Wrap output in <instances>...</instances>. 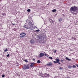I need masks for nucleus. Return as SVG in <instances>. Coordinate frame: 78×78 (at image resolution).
<instances>
[{"label":"nucleus","instance_id":"nucleus-1","mask_svg":"<svg viewBox=\"0 0 78 78\" xmlns=\"http://www.w3.org/2000/svg\"><path fill=\"white\" fill-rule=\"evenodd\" d=\"M78 8L75 6L72 7L70 8V12L72 13L73 15H76L78 13Z\"/></svg>","mask_w":78,"mask_h":78},{"label":"nucleus","instance_id":"nucleus-2","mask_svg":"<svg viewBox=\"0 0 78 78\" xmlns=\"http://www.w3.org/2000/svg\"><path fill=\"white\" fill-rule=\"evenodd\" d=\"M30 18H28L27 20L26 21V22H29L28 23V27H29V30H33L32 28H33V24L30 20Z\"/></svg>","mask_w":78,"mask_h":78},{"label":"nucleus","instance_id":"nucleus-3","mask_svg":"<svg viewBox=\"0 0 78 78\" xmlns=\"http://www.w3.org/2000/svg\"><path fill=\"white\" fill-rule=\"evenodd\" d=\"M45 37H46V34H42L41 35V36L39 37V39H44Z\"/></svg>","mask_w":78,"mask_h":78},{"label":"nucleus","instance_id":"nucleus-4","mask_svg":"<svg viewBox=\"0 0 78 78\" xmlns=\"http://www.w3.org/2000/svg\"><path fill=\"white\" fill-rule=\"evenodd\" d=\"M23 70H27L30 69V66L27 65H24L23 66Z\"/></svg>","mask_w":78,"mask_h":78},{"label":"nucleus","instance_id":"nucleus-5","mask_svg":"<svg viewBox=\"0 0 78 78\" xmlns=\"http://www.w3.org/2000/svg\"><path fill=\"white\" fill-rule=\"evenodd\" d=\"M26 35V34L25 33L23 32L22 33L20 34V37H25Z\"/></svg>","mask_w":78,"mask_h":78},{"label":"nucleus","instance_id":"nucleus-6","mask_svg":"<svg viewBox=\"0 0 78 78\" xmlns=\"http://www.w3.org/2000/svg\"><path fill=\"white\" fill-rule=\"evenodd\" d=\"M44 56V54L42 52L40 53L39 56H38V58H42V56Z\"/></svg>","mask_w":78,"mask_h":78},{"label":"nucleus","instance_id":"nucleus-7","mask_svg":"<svg viewBox=\"0 0 78 78\" xmlns=\"http://www.w3.org/2000/svg\"><path fill=\"white\" fill-rule=\"evenodd\" d=\"M53 65V63L51 62H50L48 63V64H46V66H51Z\"/></svg>","mask_w":78,"mask_h":78},{"label":"nucleus","instance_id":"nucleus-8","mask_svg":"<svg viewBox=\"0 0 78 78\" xmlns=\"http://www.w3.org/2000/svg\"><path fill=\"white\" fill-rule=\"evenodd\" d=\"M34 64H35V63H31L30 65V67L32 68L34 67H35V65H34Z\"/></svg>","mask_w":78,"mask_h":78},{"label":"nucleus","instance_id":"nucleus-9","mask_svg":"<svg viewBox=\"0 0 78 78\" xmlns=\"http://www.w3.org/2000/svg\"><path fill=\"white\" fill-rule=\"evenodd\" d=\"M55 60L56 61V62H57V63L58 64H61V63L59 62L60 60L59 58H56L55 59Z\"/></svg>","mask_w":78,"mask_h":78},{"label":"nucleus","instance_id":"nucleus-10","mask_svg":"<svg viewBox=\"0 0 78 78\" xmlns=\"http://www.w3.org/2000/svg\"><path fill=\"white\" fill-rule=\"evenodd\" d=\"M30 44H34V41L33 39H32L30 41Z\"/></svg>","mask_w":78,"mask_h":78},{"label":"nucleus","instance_id":"nucleus-11","mask_svg":"<svg viewBox=\"0 0 78 78\" xmlns=\"http://www.w3.org/2000/svg\"><path fill=\"white\" fill-rule=\"evenodd\" d=\"M41 76L42 77H45V78L47 77V76H46V75H45V73L44 74H42Z\"/></svg>","mask_w":78,"mask_h":78},{"label":"nucleus","instance_id":"nucleus-12","mask_svg":"<svg viewBox=\"0 0 78 78\" xmlns=\"http://www.w3.org/2000/svg\"><path fill=\"white\" fill-rule=\"evenodd\" d=\"M66 60H68L69 61H71V59L67 57H66Z\"/></svg>","mask_w":78,"mask_h":78},{"label":"nucleus","instance_id":"nucleus-13","mask_svg":"<svg viewBox=\"0 0 78 78\" xmlns=\"http://www.w3.org/2000/svg\"><path fill=\"white\" fill-rule=\"evenodd\" d=\"M50 21L51 23H54L53 22L54 21L53 20L51 19L50 20Z\"/></svg>","mask_w":78,"mask_h":78},{"label":"nucleus","instance_id":"nucleus-14","mask_svg":"<svg viewBox=\"0 0 78 78\" xmlns=\"http://www.w3.org/2000/svg\"><path fill=\"white\" fill-rule=\"evenodd\" d=\"M45 75L47 76V77H50V75L47 73H45Z\"/></svg>","mask_w":78,"mask_h":78},{"label":"nucleus","instance_id":"nucleus-15","mask_svg":"<svg viewBox=\"0 0 78 78\" xmlns=\"http://www.w3.org/2000/svg\"><path fill=\"white\" fill-rule=\"evenodd\" d=\"M24 28H26V29H29V27H28V25L24 26Z\"/></svg>","mask_w":78,"mask_h":78},{"label":"nucleus","instance_id":"nucleus-16","mask_svg":"<svg viewBox=\"0 0 78 78\" xmlns=\"http://www.w3.org/2000/svg\"><path fill=\"white\" fill-rule=\"evenodd\" d=\"M52 12H56V9H53L52 10Z\"/></svg>","mask_w":78,"mask_h":78},{"label":"nucleus","instance_id":"nucleus-17","mask_svg":"<svg viewBox=\"0 0 78 78\" xmlns=\"http://www.w3.org/2000/svg\"><path fill=\"white\" fill-rule=\"evenodd\" d=\"M68 67L69 69H71L72 68V67L71 66H68Z\"/></svg>","mask_w":78,"mask_h":78},{"label":"nucleus","instance_id":"nucleus-18","mask_svg":"<svg viewBox=\"0 0 78 78\" xmlns=\"http://www.w3.org/2000/svg\"><path fill=\"white\" fill-rule=\"evenodd\" d=\"M41 62V61L39 60H38L37 61V63H38V64H39Z\"/></svg>","mask_w":78,"mask_h":78},{"label":"nucleus","instance_id":"nucleus-19","mask_svg":"<svg viewBox=\"0 0 78 78\" xmlns=\"http://www.w3.org/2000/svg\"><path fill=\"white\" fill-rule=\"evenodd\" d=\"M27 12H30V11H31V10L30 9H28L27 10Z\"/></svg>","mask_w":78,"mask_h":78},{"label":"nucleus","instance_id":"nucleus-20","mask_svg":"<svg viewBox=\"0 0 78 78\" xmlns=\"http://www.w3.org/2000/svg\"><path fill=\"white\" fill-rule=\"evenodd\" d=\"M36 32H39L40 31V30L38 29L35 31Z\"/></svg>","mask_w":78,"mask_h":78},{"label":"nucleus","instance_id":"nucleus-21","mask_svg":"<svg viewBox=\"0 0 78 78\" xmlns=\"http://www.w3.org/2000/svg\"><path fill=\"white\" fill-rule=\"evenodd\" d=\"M72 39H74L75 41H76V38H75V37H72Z\"/></svg>","mask_w":78,"mask_h":78},{"label":"nucleus","instance_id":"nucleus-22","mask_svg":"<svg viewBox=\"0 0 78 78\" xmlns=\"http://www.w3.org/2000/svg\"><path fill=\"white\" fill-rule=\"evenodd\" d=\"M2 16H6V13H2Z\"/></svg>","mask_w":78,"mask_h":78},{"label":"nucleus","instance_id":"nucleus-23","mask_svg":"<svg viewBox=\"0 0 78 78\" xmlns=\"http://www.w3.org/2000/svg\"><path fill=\"white\" fill-rule=\"evenodd\" d=\"M58 20L60 22H61L62 21V19H61V18H60V19H59Z\"/></svg>","mask_w":78,"mask_h":78},{"label":"nucleus","instance_id":"nucleus-24","mask_svg":"<svg viewBox=\"0 0 78 78\" xmlns=\"http://www.w3.org/2000/svg\"><path fill=\"white\" fill-rule=\"evenodd\" d=\"M48 58L50 59H53V58L51 57H48Z\"/></svg>","mask_w":78,"mask_h":78},{"label":"nucleus","instance_id":"nucleus-25","mask_svg":"<svg viewBox=\"0 0 78 78\" xmlns=\"http://www.w3.org/2000/svg\"><path fill=\"white\" fill-rule=\"evenodd\" d=\"M4 51L6 52V51H8V50L7 49H6L4 50Z\"/></svg>","mask_w":78,"mask_h":78},{"label":"nucleus","instance_id":"nucleus-26","mask_svg":"<svg viewBox=\"0 0 78 78\" xmlns=\"http://www.w3.org/2000/svg\"><path fill=\"white\" fill-rule=\"evenodd\" d=\"M13 30H14V31H16L17 30V29L16 28H14L13 29Z\"/></svg>","mask_w":78,"mask_h":78},{"label":"nucleus","instance_id":"nucleus-27","mask_svg":"<svg viewBox=\"0 0 78 78\" xmlns=\"http://www.w3.org/2000/svg\"><path fill=\"white\" fill-rule=\"evenodd\" d=\"M54 64H55V63H57V62L55 61H53Z\"/></svg>","mask_w":78,"mask_h":78},{"label":"nucleus","instance_id":"nucleus-28","mask_svg":"<svg viewBox=\"0 0 78 78\" xmlns=\"http://www.w3.org/2000/svg\"><path fill=\"white\" fill-rule=\"evenodd\" d=\"M73 68H76V66L73 65Z\"/></svg>","mask_w":78,"mask_h":78},{"label":"nucleus","instance_id":"nucleus-29","mask_svg":"<svg viewBox=\"0 0 78 78\" xmlns=\"http://www.w3.org/2000/svg\"><path fill=\"white\" fill-rule=\"evenodd\" d=\"M5 75L3 74L2 76V78H4V77H5Z\"/></svg>","mask_w":78,"mask_h":78},{"label":"nucleus","instance_id":"nucleus-30","mask_svg":"<svg viewBox=\"0 0 78 78\" xmlns=\"http://www.w3.org/2000/svg\"><path fill=\"white\" fill-rule=\"evenodd\" d=\"M24 61L26 62H28V60H24Z\"/></svg>","mask_w":78,"mask_h":78},{"label":"nucleus","instance_id":"nucleus-31","mask_svg":"<svg viewBox=\"0 0 78 78\" xmlns=\"http://www.w3.org/2000/svg\"><path fill=\"white\" fill-rule=\"evenodd\" d=\"M53 51L54 53H56V52L57 51L56 50H54Z\"/></svg>","mask_w":78,"mask_h":78},{"label":"nucleus","instance_id":"nucleus-32","mask_svg":"<svg viewBox=\"0 0 78 78\" xmlns=\"http://www.w3.org/2000/svg\"><path fill=\"white\" fill-rule=\"evenodd\" d=\"M60 61L61 62H64V60L61 59Z\"/></svg>","mask_w":78,"mask_h":78},{"label":"nucleus","instance_id":"nucleus-33","mask_svg":"<svg viewBox=\"0 0 78 78\" xmlns=\"http://www.w3.org/2000/svg\"><path fill=\"white\" fill-rule=\"evenodd\" d=\"M7 57H9V54H8L7 55Z\"/></svg>","mask_w":78,"mask_h":78},{"label":"nucleus","instance_id":"nucleus-34","mask_svg":"<svg viewBox=\"0 0 78 78\" xmlns=\"http://www.w3.org/2000/svg\"><path fill=\"white\" fill-rule=\"evenodd\" d=\"M44 55H45V56H47V57H48V55H47V54H45Z\"/></svg>","mask_w":78,"mask_h":78},{"label":"nucleus","instance_id":"nucleus-35","mask_svg":"<svg viewBox=\"0 0 78 78\" xmlns=\"http://www.w3.org/2000/svg\"><path fill=\"white\" fill-rule=\"evenodd\" d=\"M11 23L12 24V25H14H14H15V24H14V23H12V22H11Z\"/></svg>","mask_w":78,"mask_h":78},{"label":"nucleus","instance_id":"nucleus-36","mask_svg":"<svg viewBox=\"0 0 78 78\" xmlns=\"http://www.w3.org/2000/svg\"><path fill=\"white\" fill-rule=\"evenodd\" d=\"M58 40H61V39L60 38H58Z\"/></svg>","mask_w":78,"mask_h":78},{"label":"nucleus","instance_id":"nucleus-37","mask_svg":"<svg viewBox=\"0 0 78 78\" xmlns=\"http://www.w3.org/2000/svg\"><path fill=\"white\" fill-rule=\"evenodd\" d=\"M32 60H33V61H35V59L34 58V59H32Z\"/></svg>","mask_w":78,"mask_h":78},{"label":"nucleus","instance_id":"nucleus-38","mask_svg":"<svg viewBox=\"0 0 78 78\" xmlns=\"http://www.w3.org/2000/svg\"><path fill=\"white\" fill-rule=\"evenodd\" d=\"M27 24H25V26H27Z\"/></svg>","mask_w":78,"mask_h":78},{"label":"nucleus","instance_id":"nucleus-39","mask_svg":"<svg viewBox=\"0 0 78 78\" xmlns=\"http://www.w3.org/2000/svg\"><path fill=\"white\" fill-rule=\"evenodd\" d=\"M59 69H62V68L60 67V68H59Z\"/></svg>","mask_w":78,"mask_h":78},{"label":"nucleus","instance_id":"nucleus-40","mask_svg":"<svg viewBox=\"0 0 78 78\" xmlns=\"http://www.w3.org/2000/svg\"><path fill=\"white\" fill-rule=\"evenodd\" d=\"M76 66L77 67H78V64L76 65Z\"/></svg>","mask_w":78,"mask_h":78},{"label":"nucleus","instance_id":"nucleus-41","mask_svg":"<svg viewBox=\"0 0 78 78\" xmlns=\"http://www.w3.org/2000/svg\"><path fill=\"white\" fill-rule=\"evenodd\" d=\"M16 64H19V63H18L17 62L16 63Z\"/></svg>","mask_w":78,"mask_h":78},{"label":"nucleus","instance_id":"nucleus-42","mask_svg":"<svg viewBox=\"0 0 78 78\" xmlns=\"http://www.w3.org/2000/svg\"><path fill=\"white\" fill-rule=\"evenodd\" d=\"M56 78L55 77V78Z\"/></svg>","mask_w":78,"mask_h":78}]
</instances>
